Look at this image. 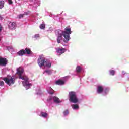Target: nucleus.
<instances>
[{
	"mask_svg": "<svg viewBox=\"0 0 129 129\" xmlns=\"http://www.w3.org/2000/svg\"><path fill=\"white\" fill-rule=\"evenodd\" d=\"M71 33V28L67 27H66L64 31H62V30H58L57 38V42L58 44H60L61 41L63 40V37H62L63 36L65 39L63 40L64 43H66L67 41H69V40H70V34Z\"/></svg>",
	"mask_w": 129,
	"mask_h": 129,
	"instance_id": "f257e3e1",
	"label": "nucleus"
},
{
	"mask_svg": "<svg viewBox=\"0 0 129 129\" xmlns=\"http://www.w3.org/2000/svg\"><path fill=\"white\" fill-rule=\"evenodd\" d=\"M23 73H24V69L21 67L18 68L16 74H18L20 79L25 81H22V83L23 85L26 87V89H29V88L32 86V84L29 83V78H28L27 76H22Z\"/></svg>",
	"mask_w": 129,
	"mask_h": 129,
	"instance_id": "f03ea898",
	"label": "nucleus"
},
{
	"mask_svg": "<svg viewBox=\"0 0 129 129\" xmlns=\"http://www.w3.org/2000/svg\"><path fill=\"white\" fill-rule=\"evenodd\" d=\"M38 65L41 68L44 66V67H49L50 68L52 66V63H48V61L46 60L45 57L40 56L37 60Z\"/></svg>",
	"mask_w": 129,
	"mask_h": 129,
	"instance_id": "7ed1b4c3",
	"label": "nucleus"
},
{
	"mask_svg": "<svg viewBox=\"0 0 129 129\" xmlns=\"http://www.w3.org/2000/svg\"><path fill=\"white\" fill-rule=\"evenodd\" d=\"M69 97L70 102H73V103H77L78 102V98L76 95V92L74 91H71L69 93Z\"/></svg>",
	"mask_w": 129,
	"mask_h": 129,
	"instance_id": "20e7f679",
	"label": "nucleus"
},
{
	"mask_svg": "<svg viewBox=\"0 0 129 129\" xmlns=\"http://www.w3.org/2000/svg\"><path fill=\"white\" fill-rule=\"evenodd\" d=\"M2 79L5 81L7 85H9V86H12L13 84H15V82H16V79L13 77H11L10 78L4 77Z\"/></svg>",
	"mask_w": 129,
	"mask_h": 129,
	"instance_id": "39448f33",
	"label": "nucleus"
},
{
	"mask_svg": "<svg viewBox=\"0 0 129 129\" xmlns=\"http://www.w3.org/2000/svg\"><path fill=\"white\" fill-rule=\"evenodd\" d=\"M6 65H8V59L0 57V66L5 67Z\"/></svg>",
	"mask_w": 129,
	"mask_h": 129,
	"instance_id": "423d86ee",
	"label": "nucleus"
},
{
	"mask_svg": "<svg viewBox=\"0 0 129 129\" xmlns=\"http://www.w3.org/2000/svg\"><path fill=\"white\" fill-rule=\"evenodd\" d=\"M8 27L11 30H14V29H16L17 25L15 22H10L8 24Z\"/></svg>",
	"mask_w": 129,
	"mask_h": 129,
	"instance_id": "0eeeda50",
	"label": "nucleus"
},
{
	"mask_svg": "<svg viewBox=\"0 0 129 129\" xmlns=\"http://www.w3.org/2000/svg\"><path fill=\"white\" fill-rule=\"evenodd\" d=\"M65 51H66V50L63 47L58 48L57 49V53H59V54H64V53H65Z\"/></svg>",
	"mask_w": 129,
	"mask_h": 129,
	"instance_id": "6e6552de",
	"label": "nucleus"
},
{
	"mask_svg": "<svg viewBox=\"0 0 129 129\" xmlns=\"http://www.w3.org/2000/svg\"><path fill=\"white\" fill-rule=\"evenodd\" d=\"M26 54V51L24 49H22L17 53L18 56H24Z\"/></svg>",
	"mask_w": 129,
	"mask_h": 129,
	"instance_id": "1a4fd4ad",
	"label": "nucleus"
},
{
	"mask_svg": "<svg viewBox=\"0 0 129 129\" xmlns=\"http://www.w3.org/2000/svg\"><path fill=\"white\" fill-rule=\"evenodd\" d=\"M97 91L99 94L102 93L103 92V87L101 86H98Z\"/></svg>",
	"mask_w": 129,
	"mask_h": 129,
	"instance_id": "9d476101",
	"label": "nucleus"
},
{
	"mask_svg": "<svg viewBox=\"0 0 129 129\" xmlns=\"http://www.w3.org/2000/svg\"><path fill=\"white\" fill-rule=\"evenodd\" d=\"M53 99L55 103H60V102H61V101H60V99H59V98L58 97H53Z\"/></svg>",
	"mask_w": 129,
	"mask_h": 129,
	"instance_id": "9b49d317",
	"label": "nucleus"
},
{
	"mask_svg": "<svg viewBox=\"0 0 129 129\" xmlns=\"http://www.w3.org/2000/svg\"><path fill=\"white\" fill-rule=\"evenodd\" d=\"M64 83V81H62L60 80H59L56 82V84H57L58 85H63Z\"/></svg>",
	"mask_w": 129,
	"mask_h": 129,
	"instance_id": "f8f14e48",
	"label": "nucleus"
},
{
	"mask_svg": "<svg viewBox=\"0 0 129 129\" xmlns=\"http://www.w3.org/2000/svg\"><path fill=\"white\" fill-rule=\"evenodd\" d=\"M24 51H25L26 54H27L28 55H30L32 53V51H31L30 49L27 48H25V50Z\"/></svg>",
	"mask_w": 129,
	"mask_h": 129,
	"instance_id": "ddd939ff",
	"label": "nucleus"
},
{
	"mask_svg": "<svg viewBox=\"0 0 129 129\" xmlns=\"http://www.w3.org/2000/svg\"><path fill=\"white\" fill-rule=\"evenodd\" d=\"M41 116H42V117H44V118H47V117H48V113H47L41 112Z\"/></svg>",
	"mask_w": 129,
	"mask_h": 129,
	"instance_id": "4468645a",
	"label": "nucleus"
},
{
	"mask_svg": "<svg viewBox=\"0 0 129 129\" xmlns=\"http://www.w3.org/2000/svg\"><path fill=\"white\" fill-rule=\"evenodd\" d=\"M5 6V1H0V9H3Z\"/></svg>",
	"mask_w": 129,
	"mask_h": 129,
	"instance_id": "2eb2a0df",
	"label": "nucleus"
},
{
	"mask_svg": "<svg viewBox=\"0 0 129 129\" xmlns=\"http://www.w3.org/2000/svg\"><path fill=\"white\" fill-rule=\"evenodd\" d=\"M72 107L73 109H77V108H79V107L78 106V105H76V104L72 105Z\"/></svg>",
	"mask_w": 129,
	"mask_h": 129,
	"instance_id": "dca6fc26",
	"label": "nucleus"
},
{
	"mask_svg": "<svg viewBox=\"0 0 129 129\" xmlns=\"http://www.w3.org/2000/svg\"><path fill=\"white\" fill-rule=\"evenodd\" d=\"M76 71L77 72V73H79V72H80V71H81V68L80 67V66H77L76 68Z\"/></svg>",
	"mask_w": 129,
	"mask_h": 129,
	"instance_id": "f3484780",
	"label": "nucleus"
},
{
	"mask_svg": "<svg viewBox=\"0 0 129 129\" xmlns=\"http://www.w3.org/2000/svg\"><path fill=\"white\" fill-rule=\"evenodd\" d=\"M46 27V25L45 24H41L40 25V28L42 30H44Z\"/></svg>",
	"mask_w": 129,
	"mask_h": 129,
	"instance_id": "a211bd4d",
	"label": "nucleus"
},
{
	"mask_svg": "<svg viewBox=\"0 0 129 129\" xmlns=\"http://www.w3.org/2000/svg\"><path fill=\"white\" fill-rule=\"evenodd\" d=\"M64 116H66V115H68L69 114V111H68V110H66L64 111L63 112Z\"/></svg>",
	"mask_w": 129,
	"mask_h": 129,
	"instance_id": "6ab92c4d",
	"label": "nucleus"
},
{
	"mask_svg": "<svg viewBox=\"0 0 129 129\" xmlns=\"http://www.w3.org/2000/svg\"><path fill=\"white\" fill-rule=\"evenodd\" d=\"M115 71H114V70H110V75H114V74H115Z\"/></svg>",
	"mask_w": 129,
	"mask_h": 129,
	"instance_id": "aec40b11",
	"label": "nucleus"
},
{
	"mask_svg": "<svg viewBox=\"0 0 129 129\" xmlns=\"http://www.w3.org/2000/svg\"><path fill=\"white\" fill-rule=\"evenodd\" d=\"M44 72H46V73H47V74H52V72L51 71V70H46Z\"/></svg>",
	"mask_w": 129,
	"mask_h": 129,
	"instance_id": "412c9836",
	"label": "nucleus"
},
{
	"mask_svg": "<svg viewBox=\"0 0 129 129\" xmlns=\"http://www.w3.org/2000/svg\"><path fill=\"white\" fill-rule=\"evenodd\" d=\"M4 81H0V86H4Z\"/></svg>",
	"mask_w": 129,
	"mask_h": 129,
	"instance_id": "4be33fe9",
	"label": "nucleus"
},
{
	"mask_svg": "<svg viewBox=\"0 0 129 129\" xmlns=\"http://www.w3.org/2000/svg\"><path fill=\"white\" fill-rule=\"evenodd\" d=\"M24 17V14H20L19 15V19H22V18Z\"/></svg>",
	"mask_w": 129,
	"mask_h": 129,
	"instance_id": "5701e85b",
	"label": "nucleus"
},
{
	"mask_svg": "<svg viewBox=\"0 0 129 129\" xmlns=\"http://www.w3.org/2000/svg\"><path fill=\"white\" fill-rule=\"evenodd\" d=\"M8 4H9V5H12L13 4V1L8 0Z\"/></svg>",
	"mask_w": 129,
	"mask_h": 129,
	"instance_id": "b1692460",
	"label": "nucleus"
},
{
	"mask_svg": "<svg viewBox=\"0 0 129 129\" xmlns=\"http://www.w3.org/2000/svg\"><path fill=\"white\" fill-rule=\"evenodd\" d=\"M35 38H40V35L39 34H36L34 35Z\"/></svg>",
	"mask_w": 129,
	"mask_h": 129,
	"instance_id": "393cba45",
	"label": "nucleus"
},
{
	"mask_svg": "<svg viewBox=\"0 0 129 129\" xmlns=\"http://www.w3.org/2000/svg\"><path fill=\"white\" fill-rule=\"evenodd\" d=\"M48 93H49V94L53 95V94H54V92L50 91V92H48Z\"/></svg>",
	"mask_w": 129,
	"mask_h": 129,
	"instance_id": "a878e982",
	"label": "nucleus"
},
{
	"mask_svg": "<svg viewBox=\"0 0 129 129\" xmlns=\"http://www.w3.org/2000/svg\"><path fill=\"white\" fill-rule=\"evenodd\" d=\"M122 74H123V75H124V74H126V72L125 71H123L122 72Z\"/></svg>",
	"mask_w": 129,
	"mask_h": 129,
	"instance_id": "bb28decb",
	"label": "nucleus"
},
{
	"mask_svg": "<svg viewBox=\"0 0 129 129\" xmlns=\"http://www.w3.org/2000/svg\"><path fill=\"white\" fill-rule=\"evenodd\" d=\"M52 100V97H50L49 99H47L48 101H51Z\"/></svg>",
	"mask_w": 129,
	"mask_h": 129,
	"instance_id": "cd10ccee",
	"label": "nucleus"
},
{
	"mask_svg": "<svg viewBox=\"0 0 129 129\" xmlns=\"http://www.w3.org/2000/svg\"><path fill=\"white\" fill-rule=\"evenodd\" d=\"M2 31V25H0V32Z\"/></svg>",
	"mask_w": 129,
	"mask_h": 129,
	"instance_id": "c85d7f7f",
	"label": "nucleus"
},
{
	"mask_svg": "<svg viewBox=\"0 0 129 129\" xmlns=\"http://www.w3.org/2000/svg\"><path fill=\"white\" fill-rule=\"evenodd\" d=\"M0 20H3V17L0 16Z\"/></svg>",
	"mask_w": 129,
	"mask_h": 129,
	"instance_id": "c756f323",
	"label": "nucleus"
}]
</instances>
